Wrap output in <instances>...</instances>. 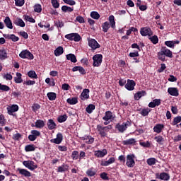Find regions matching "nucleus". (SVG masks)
Wrapping results in <instances>:
<instances>
[{"label":"nucleus","instance_id":"f257e3e1","mask_svg":"<svg viewBox=\"0 0 181 181\" xmlns=\"http://www.w3.org/2000/svg\"><path fill=\"white\" fill-rule=\"evenodd\" d=\"M157 56L159 60H160L161 62H165V56L166 57L172 59V57H173V54L172 51H170V49H168V47H162L160 51L158 52Z\"/></svg>","mask_w":181,"mask_h":181},{"label":"nucleus","instance_id":"f03ea898","mask_svg":"<svg viewBox=\"0 0 181 181\" xmlns=\"http://www.w3.org/2000/svg\"><path fill=\"white\" fill-rule=\"evenodd\" d=\"M109 22L105 21L102 24V29L104 33H107L110 27L112 29H115V17H114V16L111 15L109 16Z\"/></svg>","mask_w":181,"mask_h":181},{"label":"nucleus","instance_id":"7ed1b4c3","mask_svg":"<svg viewBox=\"0 0 181 181\" xmlns=\"http://www.w3.org/2000/svg\"><path fill=\"white\" fill-rule=\"evenodd\" d=\"M128 127H131L129 121L124 122L123 123H117L115 125V129H117L120 134H124V131L128 129Z\"/></svg>","mask_w":181,"mask_h":181},{"label":"nucleus","instance_id":"20e7f679","mask_svg":"<svg viewBox=\"0 0 181 181\" xmlns=\"http://www.w3.org/2000/svg\"><path fill=\"white\" fill-rule=\"evenodd\" d=\"M65 39H67L68 40H71V41L74 40V42H80V40H81V36H80V34L77 33H72L66 35Z\"/></svg>","mask_w":181,"mask_h":181},{"label":"nucleus","instance_id":"39448f33","mask_svg":"<svg viewBox=\"0 0 181 181\" xmlns=\"http://www.w3.org/2000/svg\"><path fill=\"white\" fill-rule=\"evenodd\" d=\"M135 154H129L126 158V165L127 168H134L135 166Z\"/></svg>","mask_w":181,"mask_h":181},{"label":"nucleus","instance_id":"423d86ee","mask_svg":"<svg viewBox=\"0 0 181 181\" xmlns=\"http://www.w3.org/2000/svg\"><path fill=\"white\" fill-rule=\"evenodd\" d=\"M19 56L21 59H28V60H33L35 59V57L33 56V54L30 52V51L28 49L23 50L20 54Z\"/></svg>","mask_w":181,"mask_h":181},{"label":"nucleus","instance_id":"0eeeda50","mask_svg":"<svg viewBox=\"0 0 181 181\" xmlns=\"http://www.w3.org/2000/svg\"><path fill=\"white\" fill-rule=\"evenodd\" d=\"M93 67H100L101 66V63H103V54H98L93 56Z\"/></svg>","mask_w":181,"mask_h":181},{"label":"nucleus","instance_id":"6e6552de","mask_svg":"<svg viewBox=\"0 0 181 181\" xmlns=\"http://www.w3.org/2000/svg\"><path fill=\"white\" fill-rule=\"evenodd\" d=\"M23 165L30 170H35V169H37V165L35 163V161L33 160H25L23 162Z\"/></svg>","mask_w":181,"mask_h":181},{"label":"nucleus","instance_id":"1a4fd4ad","mask_svg":"<svg viewBox=\"0 0 181 181\" xmlns=\"http://www.w3.org/2000/svg\"><path fill=\"white\" fill-rule=\"evenodd\" d=\"M140 34L141 36H153V31L149 27H143L140 30Z\"/></svg>","mask_w":181,"mask_h":181},{"label":"nucleus","instance_id":"9d476101","mask_svg":"<svg viewBox=\"0 0 181 181\" xmlns=\"http://www.w3.org/2000/svg\"><path fill=\"white\" fill-rule=\"evenodd\" d=\"M97 131L101 138H105L108 135L109 130H107L104 127L100 124L97 125Z\"/></svg>","mask_w":181,"mask_h":181},{"label":"nucleus","instance_id":"9b49d317","mask_svg":"<svg viewBox=\"0 0 181 181\" xmlns=\"http://www.w3.org/2000/svg\"><path fill=\"white\" fill-rule=\"evenodd\" d=\"M135 86H136V83L135 81L128 79L127 84L124 86L125 88L128 90V91H133L135 89Z\"/></svg>","mask_w":181,"mask_h":181},{"label":"nucleus","instance_id":"f8f14e48","mask_svg":"<svg viewBox=\"0 0 181 181\" xmlns=\"http://www.w3.org/2000/svg\"><path fill=\"white\" fill-rule=\"evenodd\" d=\"M88 46L89 47H91L93 50H95L96 49H100V47H101L100 44H98L97 40L95 39H90L88 40Z\"/></svg>","mask_w":181,"mask_h":181},{"label":"nucleus","instance_id":"ddd939ff","mask_svg":"<svg viewBox=\"0 0 181 181\" xmlns=\"http://www.w3.org/2000/svg\"><path fill=\"white\" fill-rule=\"evenodd\" d=\"M103 121H114L115 119V115L112 114L111 111H106L105 116L103 117Z\"/></svg>","mask_w":181,"mask_h":181},{"label":"nucleus","instance_id":"4468645a","mask_svg":"<svg viewBox=\"0 0 181 181\" xmlns=\"http://www.w3.org/2000/svg\"><path fill=\"white\" fill-rule=\"evenodd\" d=\"M62 141H63V134L62 133H58L57 134V138L51 139L50 142L59 145V144H62Z\"/></svg>","mask_w":181,"mask_h":181},{"label":"nucleus","instance_id":"2eb2a0df","mask_svg":"<svg viewBox=\"0 0 181 181\" xmlns=\"http://www.w3.org/2000/svg\"><path fill=\"white\" fill-rule=\"evenodd\" d=\"M90 98V89L85 88L81 93V99L84 101V100H88Z\"/></svg>","mask_w":181,"mask_h":181},{"label":"nucleus","instance_id":"dca6fc26","mask_svg":"<svg viewBox=\"0 0 181 181\" xmlns=\"http://www.w3.org/2000/svg\"><path fill=\"white\" fill-rule=\"evenodd\" d=\"M19 110V106L18 105H13L11 107H7L8 115H13V112H16Z\"/></svg>","mask_w":181,"mask_h":181},{"label":"nucleus","instance_id":"f3484780","mask_svg":"<svg viewBox=\"0 0 181 181\" xmlns=\"http://www.w3.org/2000/svg\"><path fill=\"white\" fill-rule=\"evenodd\" d=\"M168 93L170 95H173V97L179 96V90H177V88H168Z\"/></svg>","mask_w":181,"mask_h":181},{"label":"nucleus","instance_id":"a211bd4d","mask_svg":"<svg viewBox=\"0 0 181 181\" xmlns=\"http://www.w3.org/2000/svg\"><path fill=\"white\" fill-rule=\"evenodd\" d=\"M165 128V125L163 124H157L153 127V132H156V134H160L162 131H163V129Z\"/></svg>","mask_w":181,"mask_h":181},{"label":"nucleus","instance_id":"6ab92c4d","mask_svg":"<svg viewBox=\"0 0 181 181\" xmlns=\"http://www.w3.org/2000/svg\"><path fill=\"white\" fill-rule=\"evenodd\" d=\"M82 141H84V142L88 145H91V144H93L94 142V138L90 135L84 136L82 137Z\"/></svg>","mask_w":181,"mask_h":181},{"label":"nucleus","instance_id":"aec40b11","mask_svg":"<svg viewBox=\"0 0 181 181\" xmlns=\"http://www.w3.org/2000/svg\"><path fill=\"white\" fill-rule=\"evenodd\" d=\"M171 124L173 126L177 125V128H181V116L175 117Z\"/></svg>","mask_w":181,"mask_h":181},{"label":"nucleus","instance_id":"412c9836","mask_svg":"<svg viewBox=\"0 0 181 181\" xmlns=\"http://www.w3.org/2000/svg\"><path fill=\"white\" fill-rule=\"evenodd\" d=\"M145 95H146V91L145 90L138 91L134 94V100L138 101L140 98H142V97H145Z\"/></svg>","mask_w":181,"mask_h":181},{"label":"nucleus","instance_id":"4be33fe9","mask_svg":"<svg viewBox=\"0 0 181 181\" xmlns=\"http://www.w3.org/2000/svg\"><path fill=\"white\" fill-rule=\"evenodd\" d=\"M18 172H19L20 175H23V176H25V177H30V176H32L30 172L28 171L26 169L18 168Z\"/></svg>","mask_w":181,"mask_h":181},{"label":"nucleus","instance_id":"5701e85b","mask_svg":"<svg viewBox=\"0 0 181 181\" xmlns=\"http://www.w3.org/2000/svg\"><path fill=\"white\" fill-rule=\"evenodd\" d=\"M13 23L16 25V26H20L21 28H25L26 26V24H25V22L22 18H17L14 20Z\"/></svg>","mask_w":181,"mask_h":181},{"label":"nucleus","instance_id":"b1692460","mask_svg":"<svg viewBox=\"0 0 181 181\" xmlns=\"http://www.w3.org/2000/svg\"><path fill=\"white\" fill-rule=\"evenodd\" d=\"M4 22L6 28H8V29H13V25H12V21H11V18H9V16H6Z\"/></svg>","mask_w":181,"mask_h":181},{"label":"nucleus","instance_id":"393cba45","mask_svg":"<svg viewBox=\"0 0 181 181\" xmlns=\"http://www.w3.org/2000/svg\"><path fill=\"white\" fill-rule=\"evenodd\" d=\"M16 76L14 77V81L16 84H21V83H23V79L22 78V74L20 72H16Z\"/></svg>","mask_w":181,"mask_h":181},{"label":"nucleus","instance_id":"a878e982","mask_svg":"<svg viewBox=\"0 0 181 181\" xmlns=\"http://www.w3.org/2000/svg\"><path fill=\"white\" fill-rule=\"evenodd\" d=\"M66 60H69L71 63H77V57L74 54H68L66 55Z\"/></svg>","mask_w":181,"mask_h":181},{"label":"nucleus","instance_id":"bb28decb","mask_svg":"<svg viewBox=\"0 0 181 181\" xmlns=\"http://www.w3.org/2000/svg\"><path fill=\"white\" fill-rule=\"evenodd\" d=\"M136 144V140L134 138L129 139L127 140H124L122 141V144L124 146H128V145H135Z\"/></svg>","mask_w":181,"mask_h":181},{"label":"nucleus","instance_id":"cd10ccee","mask_svg":"<svg viewBox=\"0 0 181 181\" xmlns=\"http://www.w3.org/2000/svg\"><path fill=\"white\" fill-rule=\"evenodd\" d=\"M6 59H8V52H6V49H0V60H5Z\"/></svg>","mask_w":181,"mask_h":181},{"label":"nucleus","instance_id":"c85d7f7f","mask_svg":"<svg viewBox=\"0 0 181 181\" xmlns=\"http://www.w3.org/2000/svg\"><path fill=\"white\" fill-rule=\"evenodd\" d=\"M36 150V146L35 144H28L25 146V152H35Z\"/></svg>","mask_w":181,"mask_h":181},{"label":"nucleus","instance_id":"c756f323","mask_svg":"<svg viewBox=\"0 0 181 181\" xmlns=\"http://www.w3.org/2000/svg\"><path fill=\"white\" fill-rule=\"evenodd\" d=\"M69 170V165L67 164H62L58 167L57 172L63 173V172H67Z\"/></svg>","mask_w":181,"mask_h":181},{"label":"nucleus","instance_id":"7c9ffc66","mask_svg":"<svg viewBox=\"0 0 181 181\" xmlns=\"http://www.w3.org/2000/svg\"><path fill=\"white\" fill-rule=\"evenodd\" d=\"M107 150L103 149V151H98L95 153V156L97 158H104L105 155H107Z\"/></svg>","mask_w":181,"mask_h":181},{"label":"nucleus","instance_id":"2f4dec72","mask_svg":"<svg viewBox=\"0 0 181 181\" xmlns=\"http://www.w3.org/2000/svg\"><path fill=\"white\" fill-rule=\"evenodd\" d=\"M47 125L48 127V129H49L50 130L55 129V128H56V123L52 119H48Z\"/></svg>","mask_w":181,"mask_h":181},{"label":"nucleus","instance_id":"473e14b6","mask_svg":"<svg viewBox=\"0 0 181 181\" xmlns=\"http://www.w3.org/2000/svg\"><path fill=\"white\" fill-rule=\"evenodd\" d=\"M47 96L48 97V99L49 101H54L56 98H57V94L54 92H49L47 93Z\"/></svg>","mask_w":181,"mask_h":181},{"label":"nucleus","instance_id":"72a5a7b5","mask_svg":"<svg viewBox=\"0 0 181 181\" xmlns=\"http://www.w3.org/2000/svg\"><path fill=\"white\" fill-rule=\"evenodd\" d=\"M64 53V49H63V47L59 46L54 50V55L55 56H62Z\"/></svg>","mask_w":181,"mask_h":181},{"label":"nucleus","instance_id":"f704fd0d","mask_svg":"<svg viewBox=\"0 0 181 181\" xmlns=\"http://www.w3.org/2000/svg\"><path fill=\"white\" fill-rule=\"evenodd\" d=\"M66 103H68V104H70V105H76V104L78 103V100L76 97H74L71 98H68L66 100Z\"/></svg>","mask_w":181,"mask_h":181},{"label":"nucleus","instance_id":"c9c22d12","mask_svg":"<svg viewBox=\"0 0 181 181\" xmlns=\"http://www.w3.org/2000/svg\"><path fill=\"white\" fill-rule=\"evenodd\" d=\"M160 177V180L168 181L170 179V175H169V173H161Z\"/></svg>","mask_w":181,"mask_h":181},{"label":"nucleus","instance_id":"e433bc0d","mask_svg":"<svg viewBox=\"0 0 181 181\" xmlns=\"http://www.w3.org/2000/svg\"><path fill=\"white\" fill-rule=\"evenodd\" d=\"M149 40L153 43V45H158L159 43V38L158 37V35H155L153 36H150L148 37Z\"/></svg>","mask_w":181,"mask_h":181},{"label":"nucleus","instance_id":"4c0bfd02","mask_svg":"<svg viewBox=\"0 0 181 181\" xmlns=\"http://www.w3.org/2000/svg\"><path fill=\"white\" fill-rule=\"evenodd\" d=\"M35 127H36V128H44L45 124V121L42 120V119H37L36 122H35Z\"/></svg>","mask_w":181,"mask_h":181},{"label":"nucleus","instance_id":"58836bf2","mask_svg":"<svg viewBox=\"0 0 181 181\" xmlns=\"http://www.w3.org/2000/svg\"><path fill=\"white\" fill-rule=\"evenodd\" d=\"M94 110H95V105L93 104H90L86 107V112L88 114H92Z\"/></svg>","mask_w":181,"mask_h":181},{"label":"nucleus","instance_id":"ea45409f","mask_svg":"<svg viewBox=\"0 0 181 181\" xmlns=\"http://www.w3.org/2000/svg\"><path fill=\"white\" fill-rule=\"evenodd\" d=\"M154 139L159 145H163V142H165V139L162 136H157L154 137Z\"/></svg>","mask_w":181,"mask_h":181},{"label":"nucleus","instance_id":"a19ab883","mask_svg":"<svg viewBox=\"0 0 181 181\" xmlns=\"http://www.w3.org/2000/svg\"><path fill=\"white\" fill-rule=\"evenodd\" d=\"M73 11H74V8H71L70 6H62V12H73Z\"/></svg>","mask_w":181,"mask_h":181},{"label":"nucleus","instance_id":"79ce46f5","mask_svg":"<svg viewBox=\"0 0 181 181\" xmlns=\"http://www.w3.org/2000/svg\"><path fill=\"white\" fill-rule=\"evenodd\" d=\"M151 112V109H149L148 107L146 108V109H142L140 114L143 116V117H148V115H149V113Z\"/></svg>","mask_w":181,"mask_h":181},{"label":"nucleus","instance_id":"37998d69","mask_svg":"<svg viewBox=\"0 0 181 181\" xmlns=\"http://www.w3.org/2000/svg\"><path fill=\"white\" fill-rule=\"evenodd\" d=\"M67 115H60L58 118H57V121L58 122H60L61 124L62 122H66V121H67Z\"/></svg>","mask_w":181,"mask_h":181},{"label":"nucleus","instance_id":"c03bdc74","mask_svg":"<svg viewBox=\"0 0 181 181\" xmlns=\"http://www.w3.org/2000/svg\"><path fill=\"white\" fill-rule=\"evenodd\" d=\"M90 18H93V19L98 20L100 18V13L97 11H92L90 13Z\"/></svg>","mask_w":181,"mask_h":181},{"label":"nucleus","instance_id":"a18cd8bd","mask_svg":"<svg viewBox=\"0 0 181 181\" xmlns=\"http://www.w3.org/2000/svg\"><path fill=\"white\" fill-rule=\"evenodd\" d=\"M28 76L30 78H37V74H36L35 71H29L28 72Z\"/></svg>","mask_w":181,"mask_h":181},{"label":"nucleus","instance_id":"49530a36","mask_svg":"<svg viewBox=\"0 0 181 181\" xmlns=\"http://www.w3.org/2000/svg\"><path fill=\"white\" fill-rule=\"evenodd\" d=\"M71 158L73 159V160H77V159H79L78 151H74L71 153Z\"/></svg>","mask_w":181,"mask_h":181},{"label":"nucleus","instance_id":"de8ad7c7","mask_svg":"<svg viewBox=\"0 0 181 181\" xmlns=\"http://www.w3.org/2000/svg\"><path fill=\"white\" fill-rule=\"evenodd\" d=\"M155 163H156V158H151L147 160V164L149 165V166H153Z\"/></svg>","mask_w":181,"mask_h":181},{"label":"nucleus","instance_id":"09e8293b","mask_svg":"<svg viewBox=\"0 0 181 181\" xmlns=\"http://www.w3.org/2000/svg\"><path fill=\"white\" fill-rule=\"evenodd\" d=\"M164 44L165 45V46H167L168 47H170L171 49H175V45L173 41H165L164 42Z\"/></svg>","mask_w":181,"mask_h":181},{"label":"nucleus","instance_id":"8fccbe9b","mask_svg":"<svg viewBox=\"0 0 181 181\" xmlns=\"http://www.w3.org/2000/svg\"><path fill=\"white\" fill-rule=\"evenodd\" d=\"M11 90V88L6 85H2L0 83V90L1 91H9Z\"/></svg>","mask_w":181,"mask_h":181},{"label":"nucleus","instance_id":"3c124183","mask_svg":"<svg viewBox=\"0 0 181 181\" xmlns=\"http://www.w3.org/2000/svg\"><path fill=\"white\" fill-rule=\"evenodd\" d=\"M34 11H35V12H37V13H40V12H42V5L36 4L34 6Z\"/></svg>","mask_w":181,"mask_h":181},{"label":"nucleus","instance_id":"603ef678","mask_svg":"<svg viewBox=\"0 0 181 181\" xmlns=\"http://www.w3.org/2000/svg\"><path fill=\"white\" fill-rule=\"evenodd\" d=\"M51 4L53 8H55V9H57V8L60 6V4H59V1H57V0H51Z\"/></svg>","mask_w":181,"mask_h":181},{"label":"nucleus","instance_id":"864d4df0","mask_svg":"<svg viewBox=\"0 0 181 181\" xmlns=\"http://www.w3.org/2000/svg\"><path fill=\"white\" fill-rule=\"evenodd\" d=\"M16 6H22L25 5V0H14Z\"/></svg>","mask_w":181,"mask_h":181},{"label":"nucleus","instance_id":"5fc2aeb1","mask_svg":"<svg viewBox=\"0 0 181 181\" xmlns=\"http://www.w3.org/2000/svg\"><path fill=\"white\" fill-rule=\"evenodd\" d=\"M139 144L141 146H143V148H151V143L148 141L146 142H140Z\"/></svg>","mask_w":181,"mask_h":181},{"label":"nucleus","instance_id":"6e6d98bb","mask_svg":"<svg viewBox=\"0 0 181 181\" xmlns=\"http://www.w3.org/2000/svg\"><path fill=\"white\" fill-rule=\"evenodd\" d=\"M86 175L90 177L95 176L96 173L95 171H93V168H90L86 171Z\"/></svg>","mask_w":181,"mask_h":181},{"label":"nucleus","instance_id":"4d7b16f0","mask_svg":"<svg viewBox=\"0 0 181 181\" xmlns=\"http://www.w3.org/2000/svg\"><path fill=\"white\" fill-rule=\"evenodd\" d=\"M31 134L33 135L35 139H37V136H40V132L37 130H32Z\"/></svg>","mask_w":181,"mask_h":181},{"label":"nucleus","instance_id":"13d9d810","mask_svg":"<svg viewBox=\"0 0 181 181\" xmlns=\"http://www.w3.org/2000/svg\"><path fill=\"white\" fill-rule=\"evenodd\" d=\"M25 20L27 21L28 22H30L31 23H36V21L33 17H30V16H25Z\"/></svg>","mask_w":181,"mask_h":181},{"label":"nucleus","instance_id":"bf43d9fd","mask_svg":"<svg viewBox=\"0 0 181 181\" xmlns=\"http://www.w3.org/2000/svg\"><path fill=\"white\" fill-rule=\"evenodd\" d=\"M64 4H66V5H70L71 6H73L74 5H76V2L74 0H62Z\"/></svg>","mask_w":181,"mask_h":181},{"label":"nucleus","instance_id":"052dcab7","mask_svg":"<svg viewBox=\"0 0 181 181\" xmlns=\"http://www.w3.org/2000/svg\"><path fill=\"white\" fill-rule=\"evenodd\" d=\"M3 78H4V80L11 81L12 78H13V77L11 75V74L7 73L3 75Z\"/></svg>","mask_w":181,"mask_h":181},{"label":"nucleus","instance_id":"680f3d73","mask_svg":"<svg viewBox=\"0 0 181 181\" xmlns=\"http://www.w3.org/2000/svg\"><path fill=\"white\" fill-rule=\"evenodd\" d=\"M100 177L103 180H108L110 178L108 177V174L107 173H102L100 174Z\"/></svg>","mask_w":181,"mask_h":181},{"label":"nucleus","instance_id":"e2e57ef3","mask_svg":"<svg viewBox=\"0 0 181 181\" xmlns=\"http://www.w3.org/2000/svg\"><path fill=\"white\" fill-rule=\"evenodd\" d=\"M20 138H22V134H21V133H16L13 135V139L14 141H19Z\"/></svg>","mask_w":181,"mask_h":181},{"label":"nucleus","instance_id":"0e129e2a","mask_svg":"<svg viewBox=\"0 0 181 181\" xmlns=\"http://www.w3.org/2000/svg\"><path fill=\"white\" fill-rule=\"evenodd\" d=\"M70 88H71V87L68 83H64L62 86V89L64 91H68V90H70Z\"/></svg>","mask_w":181,"mask_h":181},{"label":"nucleus","instance_id":"69168bd1","mask_svg":"<svg viewBox=\"0 0 181 181\" xmlns=\"http://www.w3.org/2000/svg\"><path fill=\"white\" fill-rule=\"evenodd\" d=\"M160 67L158 69V73H163L165 70L166 69V64H161Z\"/></svg>","mask_w":181,"mask_h":181},{"label":"nucleus","instance_id":"338daca9","mask_svg":"<svg viewBox=\"0 0 181 181\" xmlns=\"http://www.w3.org/2000/svg\"><path fill=\"white\" fill-rule=\"evenodd\" d=\"M19 35L20 36H22V37H23L24 39H28L29 37V35L25 31H21L19 33Z\"/></svg>","mask_w":181,"mask_h":181},{"label":"nucleus","instance_id":"774afa93","mask_svg":"<svg viewBox=\"0 0 181 181\" xmlns=\"http://www.w3.org/2000/svg\"><path fill=\"white\" fill-rule=\"evenodd\" d=\"M33 111H34V112H36V111H37V110H40V105L37 104V103H35L33 107Z\"/></svg>","mask_w":181,"mask_h":181}]
</instances>
